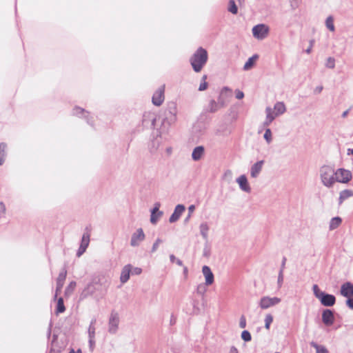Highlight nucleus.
Masks as SVG:
<instances>
[{"mask_svg":"<svg viewBox=\"0 0 353 353\" xmlns=\"http://www.w3.org/2000/svg\"><path fill=\"white\" fill-rule=\"evenodd\" d=\"M264 164V161H259L252 165L250 168V175L252 178H256L259 175L260 172L262 170L263 165Z\"/></svg>","mask_w":353,"mask_h":353,"instance_id":"nucleus-18","label":"nucleus"},{"mask_svg":"<svg viewBox=\"0 0 353 353\" xmlns=\"http://www.w3.org/2000/svg\"><path fill=\"white\" fill-rule=\"evenodd\" d=\"M269 32V28L263 23L256 25L252 28L253 36L257 39H265Z\"/></svg>","mask_w":353,"mask_h":353,"instance_id":"nucleus-6","label":"nucleus"},{"mask_svg":"<svg viewBox=\"0 0 353 353\" xmlns=\"http://www.w3.org/2000/svg\"><path fill=\"white\" fill-rule=\"evenodd\" d=\"M65 310V307L63 303V299L62 297H60L57 301V314L63 313Z\"/></svg>","mask_w":353,"mask_h":353,"instance_id":"nucleus-33","label":"nucleus"},{"mask_svg":"<svg viewBox=\"0 0 353 353\" xmlns=\"http://www.w3.org/2000/svg\"><path fill=\"white\" fill-rule=\"evenodd\" d=\"M91 227L89 225V226H86L85 228V232L84 233H87L90 236V232H91Z\"/></svg>","mask_w":353,"mask_h":353,"instance_id":"nucleus-61","label":"nucleus"},{"mask_svg":"<svg viewBox=\"0 0 353 353\" xmlns=\"http://www.w3.org/2000/svg\"><path fill=\"white\" fill-rule=\"evenodd\" d=\"M259 58L257 54H254L252 57H250L248 61L245 62L243 70H250L254 65L256 60Z\"/></svg>","mask_w":353,"mask_h":353,"instance_id":"nucleus-27","label":"nucleus"},{"mask_svg":"<svg viewBox=\"0 0 353 353\" xmlns=\"http://www.w3.org/2000/svg\"><path fill=\"white\" fill-rule=\"evenodd\" d=\"M326 67L329 68H334L335 67V60L332 57H329L327 59Z\"/></svg>","mask_w":353,"mask_h":353,"instance_id":"nucleus-45","label":"nucleus"},{"mask_svg":"<svg viewBox=\"0 0 353 353\" xmlns=\"http://www.w3.org/2000/svg\"><path fill=\"white\" fill-rule=\"evenodd\" d=\"M156 116L152 112H145L143 115L142 123L144 127L154 128Z\"/></svg>","mask_w":353,"mask_h":353,"instance_id":"nucleus-10","label":"nucleus"},{"mask_svg":"<svg viewBox=\"0 0 353 353\" xmlns=\"http://www.w3.org/2000/svg\"><path fill=\"white\" fill-rule=\"evenodd\" d=\"M325 26L331 32H334L335 30V27L334 25V18L332 16H329L327 17L325 20Z\"/></svg>","mask_w":353,"mask_h":353,"instance_id":"nucleus-32","label":"nucleus"},{"mask_svg":"<svg viewBox=\"0 0 353 353\" xmlns=\"http://www.w3.org/2000/svg\"><path fill=\"white\" fill-rule=\"evenodd\" d=\"M200 233L204 240L208 241V231L209 226L207 223L204 222L201 223L199 226Z\"/></svg>","mask_w":353,"mask_h":353,"instance_id":"nucleus-25","label":"nucleus"},{"mask_svg":"<svg viewBox=\"0 0 353 353\" xmlns=\"http://www.w3.org/2000/svg\"><path fill=\"white\" fill-rule=\"evenodd\" d=\"M56 338H57V336L55 335H54L49 353H60V352H61L59 349H56L54 347V341L56 340Z\"/></svg>","mask_w":353,"mask_h":353,"instance_id":"nucleus-47","label":"nucleus"},{"mask_svg":"<svg viewBox=\"0 0 353 353\" xmlns=\"http://www.w3.org/2000/svg\"><path fill=\"white\" fill-rule=\"evenodd\" d=\"M283 283V272H282V270H279V274H278V279H277V287L279 289H280Z\"/></svg>","mask_w":353,"mask_h":353,"instance_id":"nucleus-42","label":"nucleus"},{"mask_svg":"<svg viewBox=\"0 0 353 353\" xmlns=\"http://www.w3.org/2000/svg\"><path fill=\"white\" fill-rule=\"evenodd\" d=\"M229 353H239V351L236 347L232 346L230 349Z\"/></svg>","mask_w":353,"mask_h":353,"instance_id":"nucleus-60","label":"nucleus"},{"mask_svg":"<svg viewBox=\"0 0 353 353\" xmlns=\"http://www.w3.org/2000/svg\"><path fill=\"white\" fill-rule=\"evenodd\" d=\"M194 210H195V206L194 205H191L188 207V214L184 219V223H188V221L192 216V214L193 213Z\"/></svg>","mask_w":353,"mask_h":353,"instance_id":"nucleus-43","label":"nucleus"},{"mask_svg":"<svg viewBox=\"0 0 353 353\" xmlns=\"http://www.w3.org/2000/svg\"><path fill=\"white\" fill-rule=\"evenodd\" d=\"M208 52L202 47L199 48L190 57L191 65L196 72H199L208 61Z\"/></svg>","mask_w":353,"mask_h":353,"instance_id":"nucleus-1","label":"nucleus"},{"mask_svg":"<svg viewBox=\"0 0 353 353\" xmlns=\"http://www.w3.org/2000/svg\"><path fill=\"white\" fill-rule=\"evenodd\" d=\"M345 305L350 310H353V296L347 297V300L345 301Z\"/></svg>","mask_w":353,"mask_h":353,"instance_id":"nucleus-48","label":"nucleus"},{"mask_svg":"<svg viewBox=\"0 0 353 353\" xmlns=\"http://www.w3.org/2000/svg\"><path fill=\"white\" fill-rule=\"evenodd\" d=\"M273 321V317L271 314H267L265 318V327L267 330L270 329V324Z\"/></svg>","mask_w":353,"mask_h":353,"instance_id":"nucleus-40","label":"nucleus"},{"mask_svg":"<svg viewBox=\"0 0 353 353\" xmlns=\"http://www.w3.org/2000/svg\"><path fill=\"white\" fill-rule=\"evenodd\" d=\"M274 109L276 112V116L283 114L286 110L285 105L283 102H276L274 104Z\"/></svg>","mask_w":353,"mask_h":353,"instance_id":"nucleus-28","label":"nucleus"},{"mask_svg":"<svg viewBox=\"0 0 353 353\" xmlns=\"http://www.w3.org/2000/svg\"><path fill=\"white\" fill-rule=\"evenodd\" d=\"M170 259L172 263H174V262H176L177 259L176 258V256L174 254H170Z\"/></svg>","mask_w":353,"mask_h":353,"instance_id":"nucleus-62","label":"nucleus"},{"mask_svg":"<svg viewBox=\"0 0 353 353\" xmlns=\"http://www.w3.org/2000/svg\"><path fill=\"white\" fill-rule=\"evenodd\" d=\"M6 211V208L5 204L3 203V202L1 201L0 202V212L1 214H5Z\"/></svg>","mask_w":353,"mask_h":353,"instance_id":"nucleus-56","label":"nucleus"},{"mask_svg":"<svg viewBox=\"0 0 353 353\" xmlns=\"http://www.w3.org/2000/svg\"><path fill=\"white\" fill-rule=\"evenodd\" d=\"M340 294L345 298L353 296V283L350 281L343 283L341 286Z\"/></svg>","mask_w":353,"mask_h":353,"instance_id":"nucleus-13","label":"nucleus"},{"mask_svg":"<svg viewBox=\"0 0 353 353\" xmlns=\"http://www.w3.org/2000/svg\"><path fill=\"white\" fill-rule=\"evenodd\" d=\"M86 249H87V248L80 245L77 250V256L78 257L81 256L85 252Z\"/></svg>","mask_w":353,"mask_h":353,"instance_id":"nucleus-51","label":"nucleus"},{"mask_svg":"<svg viewBox=\"0 0 353 353\" xmlns=\"http://www.w3.org/2000/svg\"><path fill=\"white\" fill-rule=\"evenodd\" d=\"M205 148L202 145L196 146L194 148L192 153V158L194 161H196L201 159L204 154Z\"/></svg>","mask_w":353,"mask_h":353,"instance_id":"nucleus-21","label":"nucleus"},{"mask_svg":"<svg viewBox=\"0 0 353 353\" xmlns=\"http://www.w3.org/2000/svg\"><path fill=\"white\" fill-rule=\"evenodd\" d=\"M310 345L316 349V353H328V351L325 346L318 345L314 341H312L310 343Z\"/></svg>","mask_w":353,"mask_h":353,"instance_id":"nucleus-30","label":"nucleus"},{"mask_svg":"<svg viewBox=\"0 0 353 353\" xmlns=\"http://www.w3.org/2000/svg\"><path fill=\"white\" fill-rule=\"evenodd\" d=\"M297 1L298 0H291V7L293 10H295L299 6Z\"/></svg>","mask_w":353,"mask_h":353,"instance_id":"nucleus-57","label":"nucleus"},{"mask_svg":"<svg viewBox=\"0 0 353 353\" xmlns=\"http://www.w3.org/2000/svg\"><path fill=\"white\" fill-rule=\"evenodd\" d=\"M320 177L322 183L330 188L335 183V171L333 167L324 165L319 170Z\"/></svg>","mask_w":353,"mask_h":353,"instance_id":"nucleus-2","label":"nucleus"},{"mask_svg":"<svg viewBox=\"0 0 353 353\" xmlns=\"http://www.w3.org/2000/svg\"><path fill=\"white\" fill-rule=\"evenodd\" d=\"M312 290H313V293H314L315 297L317 299H319L320 297V294H322L323 292V291H321L319 290V288L316 284H314L312 286Z\"/></svg>","mask_w":353,"mask_h":353,"instance_id":"nucleus-44","label":"nucleus"},{"mask_svg":"<svg viewBox=\"0 0 353 353\" xmlns=\"http://www.w3.org/2000/svg\"><path fill=\"white\" fill-rule=\"evenodd\" d=\"M205 287L203 285H199L198 287H197V293L198 294H204V292H205Z\"/></svg>","mask_w":353,"mask_h":353,"instance_id":"nucleus-54","label":"nucleus"},{"mask_svg":"<svg viewBox=\"0 0 353 353\" xmlns=\"http://www.w3.org/2000/svg\"><path fill=\"white\" fill-rule=\"evenodd\" d=\"M287 259L286 257L283 256L281 265L280 270H282V272H283L285 267V263H286Z\"/></svg>","mask_w":353,"mask_h":353,"instance_id":"nucleus-58","label":"nucleus"},{"mask_svg":"<svg viewBox=\"0 0 353 353\" xmlns=\"http://www.w3.org/2000/svg\"><path fill=\"white\" fill-rule=\"evenodd\" d=\"M160 203L157 202L154 204V207L152 208L154 211H158V216H161L163 215V212L159 211Z\"/></svg>","mask_w":353,"mask_h":353,"instance_id":"nucleus-53","label":"nucleus"},{"mask_svg":"<svg viewBox=\"0 0 353 353\" xmlns=\"http://www.w3.org/2000/svg\"><path fill=\"white\" fill-rule=\"evenodd\" d=\"M141 272H142L141 268H137V267L133 268L132 266V269H131L132 274H133V275H139V274H141Z\"/></svg>","mask_w":353,"mask_h":353,"instance_id":"nucleus-49","label":"nucleus"},{"mask_svg":"<svg viewBox=\"0 0 353 353\" xmlns=\"http://www.w3.org/2000/svg\"><path fill=\"white\" fill-rule=\"evenodd\" d=\"M322 321L326 326H331L334 322V312L330 309H325L322 313Z\"/></svg>","mask_w":353,"mask_h":353,"instance_id":"nucleus-12","label":"nucleus"},{"mask_svg":"<svg viewBox=\"0 0 353 353\" xmlns=\"http://www.w3.org/2000/svg\"><path fill=\"white\" fill-rule=\"evenodd\" d=\"M281 302L278 297L263 296L261 299L259 305L262 309H268L270 307L277 305Z\"/></svg>","mask_w":353,"mask_h":353,"instance_id":"nucleus-8","label":"nucleus"},{"mask_svg":"<svg viewBox=\"0 0 353 353\" xmlns=\"http://www.w3.org/2000/svg\"><path fill=\"white\" fill-rule=\"evenodd\" d=\"M202 272L205 278V285H210L214 282V274L211 271V269L207 266L204 265L202 268Z\"/></svg>","mask_w":353,"mask_h":353,"instance_id":"nucleus-19","label":"nucleus"},{"mask_svg":"<svg viewBox=\"0 0 353 353\" xmlns=\"http://www.w3.org/2000/svg\"><path fill=\"white\" fill-rule=\"evenodd\" d=\"M347 154V155H353V149L348 148Z\"/></svg>","mask_w":353,"mask_h":353,"instance_id":"nucleus-64","label":"nucleus"},{"mask_svg":"<svg viewBox=\"0 0 353 353\" xmlns=\"http://www.w3.org/2000/svg\"><path fill=\"white\" fill-rule=\"evenodd\" d=\"M246 326V320H245V317L242 315L240 318V321H239V327L241 328H245Z\"/></svg>","mask_w":353,"mask_h":353,"instance_id":"nucleus-50","label":"nucleus"},{"mask_svg":"<svg viewBox=\"0 0 353 353\" xmlns=\"http://www.w3.org/2000/svg\"><path fill=\"white\" fill-rule=\"evenodd\" d=\"M6 148L7 145L5 143H0V165L4 163Z\"/></svg>","mask_w":353,"mask_h":353,"instance_id":"nucleus-31","label":"nucleus"},{"mask_svg":"<svg viewBox=\"0 0 353 353\" xmlns=\"http://www.w3.org/2000/svg\"><path fill=\"white\" fill-rule=\"evenodd\" d=\"M236 181L239 184L241 190L247 193H250L251 192V188L248 183V179L245 175H241L236 179Z\"/></svg>","mask_w":353,"mask_h":353,"instance_id":"nucleus-16","label":"nucleus"},{"mask_svg":"<svg viewBox=\"0 0 353 353\" xmlns=\"http://www.w3.org/2000/svg\"><path fill=\"white\" fill-rule=\"evenodd\" d=\"M263 137L268 143H270L272 142V131L270 128H267L265 130Z\"/></svg>","mask_w":353,"mask_h":353,"instance_id":"nucleus-38","label":"nucleus"},{"mask_svg":"<svg viewBox=\"0 0 353 353\" xmlns=\"http://www.w3.org/2000/svg\"><path fill=\"white\" fill-rule=\"evenodd\" d=\"M69 353H82L81 350L80 349L77 350V351H74V350L72 349Z\"/></svg>","mask_w":353,"mask_h":353,"instance_id":"nucleus-63","label":"nucleus"},{"mask_svg":"<svg viewBox=\"0 0 353 353\" xmlns=\"http://www.w3.org/2000/svg\"><path fill=\"white\" fill-rule=\"evenodd\" d=\"M145 239V234L143 232V230L142 228H139L137 230V231L132 234L131 240H130V245L132 247L138 246L141 241H143Z\"/></svg>","mask_w":353,"mask_h":353,"instance_id":"nucleus-11","label":"nucleus"},{"mask_svg":"<svg viewBox=\"0 0 353 353\" xmlns=\"http://www.w3.org/2000/svg\"><path fill=\"white\" fill-rule=\"evenodd\" d=\"M323 306L331 307L336 303V297L333 294L323 292L318 299Z\"/></svg>","mask_w":353,"mask_h":353,"instance_id":"nucleus-9","label":"nucleus"},{"mask_svg":"<svg viewBox=\"0 0 353 353\" xmlns=\"http://www.w3.org/2000/svg\"><path fill=\"white\" fill-rule=\"evenodd\" d=\"M75 287H76V282L71 281L65 289V295L68 296V295L71 294L73 292Z\"/></svg>","mask_w":353,"mask_h":353,"instance_id":"nucleus-36","label":"nucleus"},{"mask_svg":"<svg viewBox=\"0 0 353 353\" xmlns=\"http://www.w3.org/2000/svg\"><path fill=\"white\" fill-rule=\"evenodd\" d=\"M176 104L174 102L169 103L164 111V116L162 119L163 125L168 124L170 126L174 123L176 121Z\"/></svg>","mask_w":353,"mask_h":353,"instance_id":"nucleus-3","label":"nucleus"},{"mask_svg":"<svg viewBox=\"0 0 353 353\" xmlns=\"http://www.w3.org/2000/svg\"><path fill=\"white\" fill-rule=\"evenodd\" d=\"M241 338L245 342L250 341L252 339L251 334L248 330H243L242 332Z\"/></svg>","mask_w":353,"mask_h":353,"instance_id":"nucleus-41","label":"nucleus"},{"mask_svg":"<svg viewBox=\"0 0 353 353\" xmlns=\"http://www.w3.org/2000/svg\"><path fill=\"white\" fill-rule=\"evenodd\" d=\"M159 217L160 216H158V211H154V210H151L150 222L152 224H156Z\"/></svg>","mask_w":353,"mask_h":353,"instance_id":"nucleus-39","label":"nucleus"},{"mask_svg":"<svg viewBox=\"0 0 353 353\" xmlns=\"http://www.w3.org/2000/svg\"><path fill=\"white\" fill-rule=\"evenodd\" d=\"M225 105L224 101L222 100L221 97H219L218 101H215L214 99L210 100L208 106V111L211 113L216 112L221 108Z\"/></svg>","mask_w":353,"mask_h":353,"instance_id":"nucleus-15","label":"nucleus"},{"mask_svg":"<svg viewBox=\"0 0 353 353\" xmlns=\"http://www.w3.org/2000/svg\"><path fill=\"white\" fill-rule=\"evenodd\" d=\"M119 316L117 312L112 310L108 320V332L111 334L117 333L119 329Z\"/></svg>","mask_w":353,"mask_h":353,"instance_id":"nucleus-4","label":"nucleus"},{"mask_svg":"<svg viewBox=\"0 0 353 353\" xmlns=\"http://www.w3.org/2000/svg\"><path fill=\"white\" fill-rule=\"evenodd\" d=\"M90 243V235L87 233H83L80 245L88 248Z\"/></svg>","mask_w":353,"mask_h":353,"instance_id":"nucleus-35","label":"nucleus"},{"mask_svg":"<svg viewBox=\"0 0 353 353\" xmlns=\"http://www.w3.org/2000/svg\"><path fill=\"white\" fill-rule=\"evenodd\" d=\"M244 97V93L241 90H236V98L237 99H241Z\"/></svg>","mask_w":353,"mask_h":353,"instance_id":"nucleus-55","label":"nucleus"},{"mask_svg":"<svg viewBox=\"0 0 353 353\" xmlns=\"http://www.w3.org/2000/svg\"><path fill=\"white\" fill-rule=\"evenodd\" d=\"M323 88L322 85H319V86H317L315 89H314V93H316V94H319L322 92Z\"/></svg>","mask_w":353,"mask_h":353,"instance_id":"nucleus-59","label":"nucleus"},{"mask_svg":"<svg viewBox=\"0 0 353 353\" xmlns=\"http://www.w3.org/2000/svg\"><path fill=\"white\" fill-rule=\"evenodd\" d=\"M342 219L339 216H335L332 218L329 224V229L330 230H334L339 227V225L341 224Z\"/></svg>","mask_w":353,"mask_h":353,"instance_id":"nucleus-26","label":"nucleus"},{"mask_svg":"<svg viewBox=\"0 0 353 353\" xmlns=\"http://www.w3.org/2000/svg\"><path fill=\"white\" fill-rule=\"evenodd\" d=\"M164 92L165 85H161L153 94L152 102L154 105L160 106L163 103L165 99Z\"/></svg>","mask_w":353,"mask_h":353,"instance_id":"nucleus-7","label":"nucleus"},{"mask_svg":"<svg viewBox=\"0 0 353 353\" xmlns=\"http://www.w3.org/2000/svg\"><path fill=\"white\" fill-rule=\"evenodd\" d=\"M228 11L234 14H236L238 12V8L234 0L229 1Z\"/></svg>","mask_w":353,"mask_h":353,"instance_id":"nucleus-34","label":"nucleus"},{"mask_svg":"<svg viewBox=\"0 0 353 353\" xmlns=\"http://www.w3.org/2000/svg\"><path fill=\"white\" fill-rule=\"evenodd\" d=\"M162 242H163V241L161 239L158 238L155 241V242L153 243L152 249H151V252H155L157 250V249H158L159 245L160 243H161Z\"/></svg>","mask_w":353,"mask_h":353,"instance_id":"nucleus-46","label":"nucleus"},{"mask_svg":"<svg viewBox=\"0 0 353 353\" xmlns=\"http://www.w3.org/2000/svg\"><path fill=\"white\" fill-rule=\"evenodd\" d=\"M185 208L182 204L177 205L174 210V212L170 216L169 221L170 223H174L178 221L181 216L182 213L185 211Z\"/></svg>","mask_w":353,"mask_h":353,"instance_id":"nucleus-17","label":"nucleus"},{"mask_svg":"<svg viewBox=\"0 0 353 353\" xmlns=\"http://www.w3.org/2000/svg\"><path fill=\"white\" fill-rule=\"evenodd\" d=\"M96 323V319H94L91 321L90 325L88 328V336L90 339V342L93 341V339H94L95 336V327L94 326V323Z\"/></svg>","mask_w":353,"mask_h":353,"instance_id":"nucleus-29","label":"nucleus"},{"mask_svg":"<svg viewBox=\"0 0 353 353\" xmlns=\"http://www.w3.org/2000/svg\"><path fill=\"white\" fill-rule=\"evenodd\" d=\"M96 284H97V283H94V282L89 283L87 285V287L83 290L82 294L84 296L92 295L97 290V288L95 287Z\"/></svg>","mask_w":353,"mask_h":353,"instance_id":"nucleus-24","label":"nucleus"},{"mask_svg":"<svg viewBox=\"0 0 353 353\" xmlns=\"http://www.w3.org/2000/svg\"><path fill=\"white\" fill-rule=\"evenodd\" d=\"M265 113L266 118L263 122V126H269L270 123L274 120L276 115H274L273 111L270 107L266 108Z\"/></svg>","mask_w":353,"mask_h":353,"instance_id":"nucleus-22","label":"nucleus"},{"mask_svg":"<svg viewBox=\"0 0 353 353\" xmlns=\"http://www.w3.org/2000/svg\"><path fill=\"white\" fill-rule=\"evenodd\" d=\"M210 254V249L209 246L206 244L203 248V255L205 257H208Z\"/></svg>","mask_w":353,"mask_h":353,"instance_id":"nucleus-52","label":"nucleus"},{"mask_svg":"<svg viewBox=\"0 0 353 353\" xmlns=\"http://www.w3.org/2000/svg\"><path fill=\"white\" fill-rule=\"evenodd\" d=\"M206 79H207V75L205 74L202 77L201 83H200V85L199 87V91H203L207 89L208 84L206 82Z\"/></svg>","mask_w":353,"mask_h":353,"instance_id":"nucleus-37","label":"nucleus"},{"mask_svg":"<svg viewBox=\"0 0 353 353\" xmlns=\"http://www.w3.org/2000/svg\"><path fill=\"white\" fill-rule=\"evenodd\" d=\"M131 269L132 265L130 264H128L123 268L120 276V281L122 283H125L129 280Z\"/></svg>","mask_w":353,"mask_h":353,"instance_id":"nucleus-20","label":"nucleus"},{"mask_svg":"<svg viewBox=\"0 0 353 353\" xmlns=\"http://www.w3.org/2000/svg\"><path fill=\"white\" fill-rule=\"evenodd\" d=\"M352 178V174L350 170L339 168L335 172V182L346 183Z\"/></svg>","mask_w":353,"mask_h":353,"instance_id":"nucleus-5","label":"nucleus"},{"mask_svg":"<svg viewBox=\"0 0 353 353\" xmlns=\"http://www.w3.org/2000/svg\"><path fill=\"white\" fill-rule=\"evenodd\" d=\"M67 275V270L63 268L59 273L58 278L57 279V288H56V293L54 295V298H57V294L61 291V289L63 286L64 281L65 280Z\"/></svg>","mask_w":353,"mask_h":353,"instance_id":"nucleus-14","label":"nucleus"},{"mask_svg":"<svg viewBox=\"0 0 353 353\" xmlns=\"http://www.w3.org/2000/svg\"><path fill=\"white\" fill-rule=\"evenodd\" d=\"M72 114L77 116H82L87 119L88 123L92 125V123L90 121V119L88 118V112H86L84 109L80 107H75L72 110Z\"/></svg>","mask_w":353,"mask_h":353,"instance_id":"nucleus-23","label":"nucleus"}]
</instances>
